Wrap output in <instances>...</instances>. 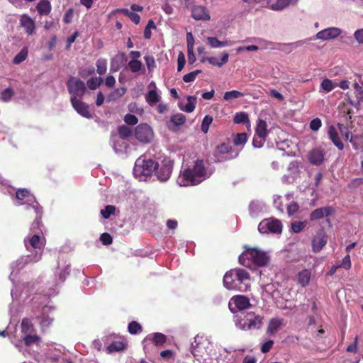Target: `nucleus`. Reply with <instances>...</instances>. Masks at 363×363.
I'll return each instance as SVG.
<instances>
[{
    "label": "nucleus",
    "mask_w": 363,
    "mask_h": 363,
    "mask_svg": "<svg viewBox=\"0 0 363 363\" xmlns=\"http://www.w3.org/2000/svg\"><path fill=\"white\" fill-rule=\"evenodd\" d=\"M299 209V206L296 202L292 201L287 206V213L289 216L294 215Z\"/></svg>",
    "instance_id": "680f3d73"
},
{
    "label": "nucleus",
    "mask_w": 363,
    "mask_h": 363,
    "mask_svg": "<svg viewBox=\"0 0 363 363\" xmlns=\"http://www.w3.org/2000/svg\"><path fill=\"white\" fill-rule=\"evenodd\" d=\"M28 56V50L26 48L22 49L13 58V62L18 65L23 62Z\"/></svg>",
    "instance_id": "a18cd8bd"
},
{
    "label": "nucleus",
    "mask_w": 363,
    "mask_h": 363,
    "mask_svg": "<svg viewBox=\"0 0 363 363\" xmlns=\"http://www.w3.org/2000/svg\"><path fill=\"white\" fill-rule=\"evenodd\" d=\"M142 66V62L138 60H131L128 62V67L130 70L134 73L139 72L141 69Z\"/></svg>",
    "instance_id": "09e8293b"
},
{
    "label": "nucleus",
    "mask_w": 363,
    "mask_h": 363,
    "mask_svg": "<svg viewBox=\"0 0 363 363\" xmlns=\"http://www.w3.org/2000/svg\"><path fill=\"white\" fill-rule=\"evenodd\" d=\"M187 104L185 105H182V104H179V108L180 110L185 111L186 113H191L194 111L196 104V97L193 96H187Z\"/></svg>",
    "instance_id": "393cba45"
},
{
    "label": "nucleus",
    "mask_w": 363,
    "mask_h": 363,
    "mask_svg": "<svg viewBox=\"0 0 363 363\" xmlns=\"http://www.w3.org/2000/svg\"><path fill=\"white\" fill-rule=\"evenodd\" d=\"M207 40L211 48H220L228 45V42L227 40L220 41L216 37H208Z\"/></svg>",
    "instance_id": "4c0bfd02"
},
{
    "label": "nucleus",
    "mask_w": 363,
    "mask_h": 363,
    "mask_svg": "<svg viewBox=\"0 0 363 363\" xmlns=\"http://www.w3.org/2000/svg\"><path fill=\"white\" fill-rule=\"evenodd\" d=\"M341 33V30L337 28H328L323 30L319 31L316 34L318 39L328 40L330 39L335 38L339 36Z\"/></svg>",
    "instance_id": "aec40b11"
},
{
    "label": "nucleus",
    "mask_w": 363,
    "mask_h": 363,
    "mask_svg": "<svg viewBox=\"0 0 363 363\" xmlns=\"http://www.w3.org/2000/svg\"><path fill=\"white\" fill-rule=\"evenodd\" d=\"M116 207L113 205H107L104 209L101 210V215L105 219H108L110 216L114 214Z\"/></svg>",
    "instance_id": "de8ad7c7"
},
{
    "label": "nucleus",
    "mask_w": 363,
    "mask_h": 363,
    "mask_svg": "<svg viewBox=\"0 0 363 363\" xmlns=\"http://www.w3.org/2000/svg\"><path fill=\"white\" fill-rule=\"evenodd\" d=\"M239 263L246 267H250L252 264L258 267H264L269 262V257L265 252L257 248L246 247L238 257Z\"/></svg>",
    "instance_id": "7ed1b4c3"
},
{
    "label": "nucleus",
    "mask_w": 363,
    "mask_h": 363,
    "mask_svg": "<svg viewBox=\"0 0 363 363\" xmlns=\"http://www.w3.org/2000/svg\"><path fill=\"white\" fill-rule=\"evenodd\" d=\"M97 73L102 75L106 73L107 69L106 60L104 59H99L96 63Z\"/></svg>",
    "instance_id": "49530a36"
},
{
    "label": "nucleus",
    "mask_w": 363,
    "mask_h": 363,
    "mask_svg": "<svg viewBox=\"0 0 363 363\" xmlns=\"http://www.w3.org/2000/svg\"><path fill=\"white\" fill-rule=\"evenodd\" d=\"M135 136L138 140L143 143H149L153 138L152 128L147 123H140L135 129Z\"/></svg>",
    "instance_id": "9b49d317"
},
{
    "label": "nucleus",
    "mask_w": 363,
    "mask_h": 363,
    "mask_svg": "<svg viewBox=\"0 0 363 363\" xmlns=\"http://www.w3.org/2000/svg\"><path fill=\"white\" fill-rule=\"evenodd\" d=\"M213 118L211 116L207 115L203 118L201 128L204 133H206L208 132L209 126L211 124Z\"/></svg>",
    "instance_id": "603ef678"
},
{
    "label": "nucleus",
    "mask_w": 363,
    "mask_h": 363,
    "mask_svg": "<svg viewBox=\"0 0 363 363\" xmlns=\"http://www.w3.org/2000/svg\"><path fill=\"white\" fill-rule=\"evenodd\" d=\"M266 140L265 138L263 137H257L256 135H255L252 141V145L255 147L259 148L263 146Z\"/></svg>",
    "instance_id": "0e129e2a"
},
{
    "label": "nucleus",
    "mask_w": 363,
    "mask_h": 363,
    "mask_svg": "<svg viewBox=\"0 0 363 363\" xmlns=\"http://www.w3.org/2000/svg\"><path fill=\"white\" fill-rule=\"evenodd\" d=\"M311 279V272L308 269H303L298 272L296 276L297 282L302 286L308 284Z\"/></svg>",
    "instance_id": "bb28decb"
},
{
    "label": "nucleus",
    "mask_w": 363,
    "mask_h": 363,
    "mask_svg": "<svg viewBox=\"0 0 363 363\" xmlns=\"http://www.w3.org/2000/svg\"><path fill=\"white\" fill-rule=\"evenodd\" d=\"M128 332L131 335H136L142 331V326L136 321H132L128 326Z\"/></svg>",
    "instance_id": "c03bdc74"
},
{
    "label": "nucleus",
    "mask_w": 363,
    "mask_h": 363,
    "mask_svg": "<svg viewBox=\"0 0 363 363\" xmlns=\"http://www.w3.org/2000/svg\"><path fill=\"white\" fill-rule=\"evenodd\" d=\"M20 25L28 35H32L35 33V23L28 14H23L21 16Z\"/></svg>",
    "instance_id": "f3484780"
},
{
    "label": "nucleus",
    "mask_w": 363,
    "mask_h": 363,
    "mask_svg": "<svg viewBox=\"0 0 363 363\" xmlns=\"http://www.w3.org/2000/svg\"><path fill=\"white\" fill-rule=\"evenodd\" d=\"M16 199L18 200H21V201H23L25 199H28L27 201H30L31 199H30L29 198L30 197H33V195H31L29 192V191H28L27 189H18L16 193Z\"/></svg>",
    "instance_id": "37998d69"
},
{
    "label": "nucleus",
    "mask_w": 363,
    "mask_h": 363,
    "mask_svg": "<svg viewBox=\"0 0 363 363\" xmlns=\"http://www.w3.org/2000/svg\"><path fill=\"white\" fill-rule=\"evenodd\" d=\"M274 345V341L272 340H267V342H264L261 346V352L262 353H267L270 351V350L272 348V346Z\"/></svg>",
    "instance_id": "338daca9"
},
{
    "label": "nucleus",
    "mask_w": 363,
    "mask_h": 363,
    "mask_svg": "<svg viewBox=\"0 0 363 363\" xmlns=\"http://www.w3.org/2000/svg\"><path fill=\"white\" fill-rule=\"evenodd\" d=\"M201 71L199 70V69H196V70H194L193 72H191L186 74H185L184 77H183V80L185 82H191L195 80L196 76L201 73Z\"/></svg>",
    "instance_id": "5fc2aeb1"
},
{
    "label": "nucleus",
    "mask_w": 363,
    "mask_h": 363,
    "mask_svg": "<svg viewBox=\"0 0 363 363\" xmlns=\"http://www.w3.org/2000/svg\"><path fill=\"white\" fill-rule=\"evenodd\" d=\"M303 169L302 162L298 160L291 162L288 166L289 176L294 179L299 177L301 169Z\"/></svg>",
    "instance_id": "5701e85b"
},
{
    "label": "nucleus",
    "mask_w": 363,
    "mask_h": 363,
    "mask_svg": "<svg viewBox=\"0 0 363 363\" xmlns=\"http://www.w3.org/2000/svg\"><path fill=\"white\" fill-rule=\"evenodd\" d=\"M51 9L50 2L48 0H40L36 6V9L40 15H48Z\"/></svg>",
    "instance_id": "a878e982"
},
{
    "label": "nucleus",
    "mask_w": 363,
    "mask_h": 363,
    "mask_svg": "<svg viewBox=\"0 0 363 363\" xmlns=\"http://www.w3.org/2000/svg\"><path fill=\"white\" fill-rule=\"evenodd\" d=\"M333 211V208L331 206H325L318 208L313 210L310 214L311 220H317L324 217L329 216Z\"/></svg>",
    "instance_id": "412c9836"
},
{
    "label": "nucleus",
    "mask_w": 363,
    "mask_h": 363,
    "mask_svg": "<svg viewBox=\"0 0 363 363\" xmlns=\"http://www.w3.org/2000/svg\"><path fill=\"white\" fill-rule=\"evenodd\" d=\"M24 244L28 250H35V255L32 258H30V261L33 262H38L41 259L46 244L44 236L42 234L33 233L31 236L25 238Z\"/></svg>",
    "instance_id": "20e7f679"
},
{
    "label": "nucleus",
    "mask_w": 363,
    "mask_h": 363,
    "mask_svg": "<svg viewBox=\"0 0 363 363\" xmlns=\"http://www.w3.org/2000/svg\"><path fill=\"white\" fill-rule=\"evenodd\" d=\"M118 132L120 138L122 139H126L133 134L132 129L125 125H120L118 128Z\"/></svg>",
    "instance_id": "f704fd0d"
},
{
    "label": "nucleus",
    "mask_w": 363,
    "mask_h": 363,
    "mask_svg": "<svg viewBox=\"0 0 363 363\" xmlns=\"http://www.w3.org/2000/svg\"><path fill=\"white\" fill-rule=\"evenodd\" d=\"M243 96H244L243 93H242L239 91H237V90H233V91H226L224 94L223 99L226 101H230L233 99H236L242 97Z\"/></svg>",
    "instance_id": "473e14b6"
},
{
    "label": "nucleus",
    "mask_w": 363,
    "mask_h": 363,
    "mask_svg": "<svg viewBox=\"0 0 363 363\" xmlns=\"http://www.w3.org/2000/svg\"><path fill=\"white\" fill-rule=\"evenodd\" d=\"M247 134L245 133H238L235 135V137L233 140V142L235 145H244L247 142Z\"/></svg>",
    "instance_id": "3c124183"
},
{
    "label": "nucleus",
    "mask_w": 363,
    "mask_h": 363,
    "mask_svg": "<svg viewBox=\"0 0 363 363\" xmlns=\"http://www.w3.org/2000/svg\"><path fill=\"white\" fill-rule=\"evenodd\" d=\"M281 324H282L281 320L279 319L273 318V319L270 320L268 327H267V333L269 334L276 333L279 330Z\"/></svg>",
    "instance_id": "c756f323"
},
{
    "label": "nucleus",
    "mask_w": 363,
    "mask_h": 363,
    "mask_svg": "<svg viewBox=\"0 0 363 363\" xmlns=\"http://www.w3.org/2000/svg\"><path fill=\"white\" fill-rule=\"evenodd\" d=\"M103 79L101 77H91L86 82L88 87L91 90L96 89L102 83Z\"/></svg>",
    "instance_id": "79ce46f5"
},
{
    "label": "nucleus",
    "mask_w": 363,
    "mask_h": 363,
    "mask_svg": "<svg viewBox=\"0 0 363 363\" xmlns=\"http://www.w3.org/2000/svg\"><path fill=\"white\" fill-rule=\"evenodd\" d=\"M328 137L333 143V144L337 147L338 150H342L344 148V144L338 135V133L336 128L333 125H330L328 128Z\"/></svg>",
    "instance_id": "4be33fe9"
},
{
    "label": "nucleus",
    "mask_w": 363,
    "mask_h": 363,
    "mask_svg": "<svg viewBox=\"0 0 363 363\" xmlns=\"http://www.w3.org/2000/svg\"><path fill=\"white\" fill-rule=\"evenodd\" d=\"M298 0H277L275 3L272 4L271 8L274 11H281L290 4H296Z\"/></svg>",
    "instance_id": "cd10ccee"
},
{
    "label": "nucleus",
    "mask_w": 363,
    "mask_h": 363,
    "mask_svg": "<svg viewBox=\"0 0 363 363\" xmlns=\"http://www.w3.org/2000/svg\"><path fill=\"white\" fill-rule=\"evenodd\" d=\"M206 176V169L203 160H197L192 166H189L184 169L179 176L177 182L183 186L196 185L204 180Z\"/></svg>",
    "instance_id": "f03ea898"
},
{
    "label": "nucleus",
    "mask_w": 363,
    "mask_h": 363,
    "mask_svg": "<svg viewBox=\"0 0 363 363\" xmlns=\"http://www.w3.org/2000/svg\"><path fill=\"white\" fill-rule=\"evenodd\" d=\"M308 158L311 164L319 166L324 161L325 152L320 149L315 148L309 152Z\"/></svg>",
    "instance_id": "6ab92c4d"
},
{
    "label": "nucleus",
    "mask_w": 363,
    "mask_h": 363,
    "mask_svg": "<svg viewBox=\"0 0 363 363\" xmlns=\"http://www.w3.org/2000/svg\"><path fill=\"white\" fill-rule=\"evenodd\" d=\"M126 89L125 87H120L115 89L108 95L109 101H116L122 97L126 93Z\"/></svg>",
    "instance_id": "72a5a7b5"
},
{
    "label": "nucleus",
    "mask_w": 363,
    "mask_h": 363,
    "mask_svg": "<svg viewBox=\"0 0 363 363\" xmlns=\"http://www.w3.org/2000/svg\"><path fill=\"white\" fill-rule=\"evenodd\" d=\"M119 11L124 15L127 16L134 23L138 24L140 23V17L138 13L130 11L127 9H121Z\"/></svg>",
    "instance_id": "c9c22d12"
},
{
    "label": "nucleus",
    "mask_w": 363,
    "mask_h": 363,
    "mask_svg": "<svg viewBox=\"0 0 363 363\" xmlns=\"http://www.w3.org/2000/svg\"><path fill=\"white\" fill-rule=\"evenodd\" d=\"M67 90L71 95V98L75 97V99H82L86 91L84 82L74 77H70L67 82Z\"/></svg>",
    "instance_id": "0eeeda50"
},
{
    "label": "nucleus",
    "mask_w": 363,
    "mask_h": 363,
    "mask_svg": "<svg viewBox=\"0 0 363 363\" xmlns=\"http://www.w3.org/2000/svg\"><path fill=\"white\" fill-rule=\"evenodd\" d=\"M250 306L249 298L243 295L234 296L229 302V308L233 313H235L236 310L242 311Z\"/></svg>",
    "instance_id": "f8f14e48"
},
{
    "label": "nucleus",
    "mask_w": 363,
    "mask_h": 363,
    "mask_svg": "<svg viewBox=\"0 0 363 363\" xmlns=\"http://www.w3.org/2000/svg\"><path fill=\"white\" fill-rule=\"evenodd\" d=\"M321 125V120L318 118H315L310 122V128L313 131L318 130Z\"/></svg>",
    "instance_id": "e2e57ef3"
},
{
    "label": "nucleus",
    "mask_w": 363,
    "mask_h": 363,
    "mask_svg": "<svg viewBox=\"0 0 363 363\" xmlns=\"http://www.w3.org/2000/svg\"><path fill=\"white\" fill-rule=\"evenodd\" d=\"M233 121L236 124L247 123H249L248 114L245 112L237 113L234 116Z\"/></svg>",
    "instance_id": "e433bc0d"
},
{
    "label": "nucleus",
    "mask_w": 363,
    "mask_h": 363,
    "mask_svg": "<svg viewBox=\"0 0 363 363\" xmlns=\"http://www.w3.org/2000/svg\"><path fill=\"white\" fill-rule=\"evenodd\" d=\"M74 16V9L69 8L64 15L63 21L65 23H69L72 21Z\"/></svg>",
    "instance_id": "69168bd1"
},
{
    "label": "nucleus",
    "mask_w": 363,
    "mask_h": 363,
    "mask_svg": "<svg viewBox=\"0 0 363 363\" xmlns=\"http://www.w3.org/2000/svg\"><path fill=\"white\" fill-rule=\"evenodd\" d=\"M14 95V91L12 88L8 87L0 93V99L4 102L9 101Z\"/></svg>",
    "instance_id": "58836bf2"
},
{
    "label": "nucleus",
    "mask_w": 363,
    "mask_h": 363,
    "mask_svg": "<svg viewBox=\"0 0 363 363\" xmlns=\"http://www.w3.org/2000/svg\"><path fill=\"white\" fill-rule=\"evenodd\" d=\"M124 121L128 125H134L138 123V119L135 115L128 113L124 116Z\"/></svg>",
    "instance_id": "6e6d98bb"
},
{
    "label": "nucleus",
    "mask_w": 363,
    "mask_h": 363,
    "mask_svg": "<svg viewBox=\"0 0 363 363\" xmlns=\"http://www.w3.org/2000/svg\"><path fill=\"white\" fill-rule=\"evenodd\" d=\"M354 37L359 43L363 44V29L356 30Z\"/></svg>",
    "instance_id": "774afa93"
},
{
    "label": "nucleus",
    "mask_w": 363,
    "mask_h": 363,
    "mask_svg": "<svg viewBox=\"0 0 363 363\" xmlns=\"http://www.w3.org/2000/svg\"><path fill=\"white\" fill-rule=\"evenodd\" d=\"M35 205H28L26 208L28 211L31 214L33 213L35 214V218L33 222L30 226V231L33 233H38L43 234L41 227L43 226L42 223V215H43V208L39 205V203L34 201Z\"/></svg>",
    "instance_id": "6e6552de"
},
{
    "label": "nucleus",
    "mask_w": 363,
    "mask_h": 363,
    "mask_svg": "<svg viewBox=\"0 0 363 363\" xmlns=\"http://www.w3.org/2000/svg\"><path fill=\"white\" fill-rule=\"evenodd\" d=\"M328 238L324 230H320L317 233L315 237L312 240V249L314 252H320L327 244Z\"/></svg>",
    "instance_id": "dca6fc26"
},
{
    "label": "nucleus",
    "mask_w": 363,
    "mask_h": 363,
    "mask_svg": "<svg viewBox=\"0 0 363 363\" xmlns=\"http://www.w3.org/2000/svg\"><path fill=\"white\" fill-rule=\"evenodd\" d=\"M223 286L228 290L247 292L250 289V273L242 268H234L228 271L223 277Z\"/></svg>",
    "instance_id": "f257e3e1"
},
{
    "label": "nucleus",
    "mask_w": 363,
    "mask_h": 363,
    "mask_svg": "<svg viewBox=\"0 0 363 363\" xmlns=\"http://www.w3.org/2000/svg\"><path fill=\"white\" fill-rule=\"evenodd\" d=\"M34 329V325L30 319L28 318H23L21 323V333L27 335L29 332H32Z\"/></svg>",
    "instance_id": "7c9ffc66"
},
{
    "label": "nucleus",
    "mask_w": 363,
    "mask_h": 363,
    "mask_svg": "<svg viewBox=\"0 0 363 363\" xmlns=\"http://www.w3.org/2000/svg\"><path fill=\"white\" fill-rule=\"evenodd\" d=\"M191 16L197 21H209L211 16L206 7L196 5L191 9Z\"/></svg>",
    "instance_id": "a211bd4d"
},
{
    "label": "nucleus",
    "mask_w": 363,
    "mask_h": 363,
    "mask_svg": "<svg viewBox=\"0 0 363 363\" xmlns=\"http://www.w3.org/2000/svg\"><path fill=\"white\" fill-rule=\"evenodd\" d=\"M125 348V344L121 341H113L107 347L109 352H120Z\"/></svg>",
    "instance_id": "ea45409f"
},
{
    "label": "nucleus",
    "mask_w": 363,
    "mask_h": 363,
    "mask_svg": "<svg viewBox=\"0 0 363 363\" xmlns=\"http://www.w3.org/2000/svg\"><path fill=\"white\" fill-rule=\"evenodd\" d=\"M267 125L265 121L262 119H258L255 128V135L257 137L267 138Z\"/></svg>",
    "instance_id": "b1692460"
},
{
    "label": "nucleus",
    "mask_w": 363,
    "mask_h": 363,
    "mask_svg": "<svg viewBox=\"0 0 363 363\" xmlns=\"http://www.w3.org/2000/svg\"><path fill=\"white\" fill-rule=\"evenodd\" d=\"M186 121V117L182 113H176L171 116L169 121L167 122V127L172 132H177L179 130L182 125H183Z\"/></svg>",
    "instance_id": "2eb2a0df"
},
{
    "label": "nucleus",
    "mask_w": 363,
    "mask_h": 363,
    "mask_svg": "<svg viewBox=\"0 0 363 363\" xmlns=\"http://www.w3.org/2000/svg\"><path fill=\"white\" fill-rule=\"evenodd\" d=\"M144 59H145L147 69L149 71L152 70L156 67L155 61L152 56L146 55L144 57Z\"/></svg>",
    "instance_id": "13d9d810"
},
{
    "label": "nucleus",
    "mask_w": 363,
    "mask_h": 363,
    "mask_svg": "<svg viewBox=\"0 0 363 363\" xmlns=\"http://www.w3.org/2000/svg\"><path fill=\"white\" fill-rule=\"evenodd\" d=\"M173 164V162L168 158H164L160 164L157 163L155 174L160 181L166 182L170 178Z\"/></svg>",
    "instance_id": "9d476101"
},
{
    "label": "nucleus",
    "mask_w": 363,
    "mask_h": 363,
    "mask_svg": "<svg viewBox=\"0 0 363 363\" xmlns=\"http://www.w3.org/2000/svg\"><path fill=\"white\" fill-rule=\"evenodd\" d=\"M231 146L228 143H223L216 147V150L220 154H226L230 152Z\"/></svg>",
    "instance_id": "864d4df0"
},
{
    "label": "nucleus",
    "mask_w": 363,
    "mask_h": 363,
    "mask_svg": "<svg viewBox=\"0 0 363 363\" xmlns=\"http://www.w3.org/2000/svg\"><path fill=\"white\" fill-rule=\"evenodd\" d=\"M352 264L350 260V256L347 255L342 260L341 263L338 264L340 268H344L346 270H348L351 268Z\"/></svg>",
    "instance_id": "4d7b16f0"
},
{
    "label": "nucleus",
    "mask_w": 363,
    "mask_h": 363,
    "mask_svg": "<svg viewBox=\"0 0 363 363\" xmlns=\"http://www.w3.org/2000/svg\"><path fill=\"white\" fill-rule=\"evenodd\" d=\"M23 341L26 346L29 347L33 344L40 343L41 342V337L35 334H27L25 335Z\"/></svg>",
    "instance_id": "2f4dec72"
},
{
    "label": "nucleus",
    "mask_w": 363,
    "mask_h": 363,
    "mask_svg": "<svg viewBox=\"0 0 363 363\" xmlns=\"http://www.w3.org/2000/svg\"><path fill=\"white\" fill-rule=\"evenodd\" d=\"M242 330L259 329L262 325V318L253 312H241L238 323Z\"/></svg>",
    "instance_id": "39448f33"
},
{
    "label": "nucleus",
    "mask_w": 363,
    "mask_h": 363,
    "mask_svg": "<svg viewBox=\"0 0 363 363\" xmlns=\"http://www.w3.org/2000/svg\"><path fill=\"white\" fill-rule=\"evenodd\" d=\"M145 100L152 106L160 101V96L155 90H150L145 96Z\"/></svg>",
    "instance_id": "c85d7f7f"
},
{
    "label": "nucleus",
    "mask_w": 363,
    "mask_h": 363,
    "mask_svg": "<svg viewBox=\"0 0 363 363\" xmlns=\"http://www.w3.org/2000/svg\"><path fill=\"white\" fill-rule=\"evenodd\" d=\"M186 62L185 55L182 52H180L177 57V71L180 72L183 69Z\"/></svg>",
    "instance_id": "052dcab7"
},
{
    "label": "nucleus",
    "mask_w": 363,
    "mask_h": 363,
    "mask_svg": "<svg viewBox=\"0 0 363 363\" xmlns=\"http://www.w3.org/2000/svg\"><path fill=\"white\" fill-rule=\"evenodd\" d=\"M336 86V84L329 79H324L321 84L320 88L325 92H330Z\"/></svg>",
    "instance_id": "a19ab883"
},
{
    "label": "nucleus",
    "mask_w": 363,
    "mask_h": 363,
    "mask_svg": "<svg viewBox=\"0 0 363 363\" xmlns=\"http://www.w3.org/2000/svg\"><path fill=\"white\" fill-rule=\"evenodd\" d=\"M307 225V221H296L291 223V230L295 233H300Z\"/></svg>",
    "instance_id": "8fccbe9b"
},
{
    "label": "nucleus",
    "mask_w": 363,
    "mask_h": 363,
    "mask_svg": "<svg viewBox=\"0 0 363 363\" xmlns=\"http://www.w3.org/2000/svg\"><path fill=\"white\" fill-rule=\"evenodd\" d=\"M167 342V337L161 333H154L148 335L143 341V349L147 352L149 345L153 344L157 347H162Z\"/></svg>",
    "instance_id": "ddd939ff"
},
{
    "label": "nucleus",
    "mask_w": 363,
    "mask_h": 363,
    "mask_svg": "<svg viewBox=\"0 0 363 363\" xmlns=\"http://www.w3.org/2000/svg\"><path fill=\"white\" fill-rule=\"evenodd\" d=\"M157 167V162H155L154 160L151 159L145 160L140 157L135 162L133 169L134 174L136 177H139L140 179H142V176H150L152 173L155 171Z\"/></svg>",
    "instance_id": "423d86ee"
},
{
    "label": "nucleus",
    "mask_w": 363,
    "mask_h": 363,
    "mask_svg": "<svg viewBox=\"0 0 363 363\" xmlns=\"http://www.w3.org/2000/svg\"><path fill=\"white\" fill-rule=\"evenodd\" d=\"M70 102L74 109L82 116L86 118H92L93 113L90 111L89 106L83 102L81 99H75V97L70 99Z\"/></svg>",
    "instance_id": "4468645a"
},
{
    "label": "nucleus",
    "mask_w": 363,
    "mask_h": 363,
    "mask_svg": "<svg viewBox=\"0 0 363 363\" xmlns=\"http://www.w3.org/2000/svg\"><path fill=\"white\" fill-rule=\"evenodd\" d=\"M281 222L276 218H270L262 220L258 225V230L261 233H281L282 231Z\"/></svg>",
    "instance_id": "1a4fd4ad"
},
{
    "label": "nucleus",
    "mask_w": 363,
    "mask_h": 363,
    "mask_svg": "<svg viewBox=\"0 0 363 363\" xmlns=\"http://www.w3.org/2000/svg\"><path fill=\"white\" fill-rule=\"evenodd\" d=\"M100 240L104 245H111L113 242L111 235L108 233H104L100 236Z\"/></svg>",
    "instance_id": "bf43d9fd"
}]
</instances>
